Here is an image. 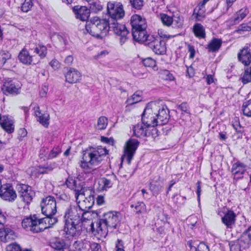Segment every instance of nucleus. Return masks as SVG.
I'll return each mask as SVG.
<instances>
[{
  "mask_svg": "<svg viewBox=\"0 0 251 251\" xmlns=\"http://www.w3.org/2000/svg\"><path fill=\"white\" fill-rule=\"evenodd\" d=\"M1 127L7 133H11L14 131L13 121L8 116H3L0 122Z\"/></svg>",
  "mask_w": 251,
  "mask_h": 251,
  "instance_id": "obj_26",
  "label": "nucleus"
},
{
  "mask_svg": "<svg viewBox=\"0 0 251 251\" xmlns=\"http://www.w3.org/2000/svg\"><path fill=\"white\" fill-rule=\"evenodd\" d=\"M178 109H180L182 111H183L186 113H189V108L188 104L186 102H183L178 106Z\"/></svg>",
  "mask_w": 251,
  "mask_h": 251,
  "instance_id": "obj_64",
  "label": "nucleus"
},
{
  "mask_svg": "<svg viewBox=\"0 0 251 251\" xmlns=\"http://www.w3.org/2000/svg\"><path fill=\"white\" fill-rule=\"evenodd\" d=\"M91 215L89 212H83L77 205H71L67 209L65 215V226L64 231L68 235L67 237H74L78 234L81 226L86 229L94 231V225L89 217Z\"/></svg>",
  "mask_w": 251,
  "mask_h": 251,
  "instance_id": "obj_1",
  "label": "nucleus"
},
{
  "mask_svg": "<svg viewBox=\"0 0 251 251\" xmlns=\"http://www.w3.org/2000/svg\"><path fill=\"white\" fill-rule=\"evenodd\" d=\"M33 0H24L21 6V10L24 12L29 11L33 6Z\"/></svg>",
  "mask_w": 251,
  "mask_h": 251,
  "instance_id": "obj_49",
  "label": "nucleus"
},
{
  "mask_svg": "<svg viewBox=\"0 0 251 251\" xmlns=\"http://www.w3.org/2000/svg\"><path fill=\"white\" fill-rule=\"evenodd\" d=\"M239 62L245 66H249L251 63V49L248 46H245L241 49L237 54Z\"/></svg>",
  "mask_w": 251,
  "mask_h": 251,
  "instance_id": "obj_17",
  "label": "nucleus"
},
{
  "mask_svg": "<svg viewBox=\"0 0 251 251\" xmlns=\"http://www.w3.org/2000/svg\"><path fill=\"white\" fill-rule=\"evenodd\" d=\"M108 153V151L101 147L86 151L83 154L80 167L86 173H91L98 168L97 166L104 160Z\"/></svg>",
  "mask_w": 251,
  "mask_h": 251,
  "instance_id": "obj_3",
  "label": "nucleus"
},
{
  "mask_svg": "<svg viewBox=\"0 0 251 251\" xmlns=\"http://www.w3.org/2000/svg\"><path fill=\"white\" fill-rule=\"evenodd\" d=\"M249 13V10L246 8L244 7L239 10L233 18V22L234 24H236L239 21L243 20Z\"/></svg>",
  "mask_w": 251,
  "mask_h": 251,
  "instance_id": "obj_37",
  "label": "nucleus"
},
{
  "mask_svg": "<svg viewBox=\"0 0 251 251\" xmlns=\"http://www.w3.org/2000/svg\"><path fill=\"white\" fill-rule=\"evenodd\" d=\"M133 134L137 138L147 136L148 131L141 124H137L133 127Z\"/></svg>",
  "mask_w": 251,
  "mask_h": 251,
  "instance_id": "obj_35",
  "label": "nucleus"
},
{
  "mask_svg": "<svg viewBox=\"0 0 251 251\" xmlns=\"http://www.w3.org/2000/svg\"><path fill=\"white\" fill-rule=\"evenodd\" d=\"M66 184L69 188L75 190V193L80 192V190L76 185V180L73 177H69L66 179Z\"/></svg>",
  "mask_w": 251,
  "mask_h": 251,
  "instance_id": "obj_40",
  "label": "nucleus"
},
{
  "mask_svg": "<svg viewBox=\"0 0 251 251\" xmlns=\"http://www.w3.org/2000/svg\"><path fill=\"white\" fill-rule=\"evenodd\" d=\"M130 24L133 39L139 42L145 40L146 36L148 35L146 30L147 25L145 19L139 15L135 14L131 17Z\"/></svg>",
  "mask_w": 251,
  "mask_h": 251,
  "instance_id": "obj_5",
  "label": "nucleus"
},
{
  "mask_svg": "<svg viewBox=\"0 0 251 251\" xmlns=\"http://www.w3.org/2000/svg\"><path fill=\"white\" fill-rule=\"evenodd\" d=\"M19 192L23 201L27 204L30 203L34 196L31 187L25 184H22L19 187Z\"/></svg>",
  "mask_w": 251,
  "mask_h": 251,
  "instance_id": "obj_18",
  "label": "nucleus"
},
{
  "mask_svg": "<svg viewBox=\"0 0 251 251\" xmlns=\"http://www.w3.org/2000/svg\"><path fill=\"white\" fill-rule=\"evenodd\" d=\"M195 251H209V247L204 242H201L197 247H195Z\"/></svg>",
  "mask_w": 251,
  "mask_h": 251,
  "instance_id": "obj_55",
  "label": "nucleus"
},
{
  "mask_svg": "<svg viewBox=\"0 0 251 251\" xmlns=\"http://www.w3.org/2000/svg\"><path fill=\"white\" fill-rule=\"evenodd\" d=\"M170 118L169 110L160 102L151 101L146 106L142 114V124L147 127L164 125Z\"/></svg>",
  "mask_w": 251,
  "mask_h": 251,
  "instance_id": "obj_2",
  "label": "nucleus"
},
{
  "mask_svg": "<svg viewBox=\"0 0 251 251\" xmlns=\"http://www.w3.org/2000/svg\"><path fill=\"white\" fill-rule=\"evenodd\" d=\"M236 216V214L233 211L228 210L222 218V222L227 228H232L235 223Z\"/></svg>",
  "mask_w": 251,
  "mask_h": 251,
  "instance_id": "obj_23",
  "label": "nucleus"
},
{
  "mask_svg": "<svg viewBox=\"0 0 251 251\" xmlns=\"http://www.w3.org/2000/svg\"><path fill=\"white\" fill-rule=\"evenodd\" d=\"M61 152V148L59 146L53 148L48 154L46 159H51L57 157Z\"/></svg>",
  "mask_w": 251,
  "mask_h": 251,
  "instance_id": "obj_48",
  "label": "nucleus"
},
{
  "mask_svg": "<svg viewBox=\"0 0 251 251\" xmlns=\"http://www.w3.org/2000/svg\"><path fill=\"white\" fill-rule=\"evenodd\" d=\"M162 188V185L159 183H151L150 184V189L154 196H157L160 192Z\"/></svg>",
  "mask_w": 251,
  "mask_h": 251,
  "instance_id": "obj_44",
  "label": "nucleus"
},
{
  "mask_svg": "<svg viewBox=\"0 0 251 251\" xmlns=\"http://www.w3.org/2000/svg\"><path fill=\"white\" fill-rule=\"evenodd\" d=\"M90 249L92 251H101V246L100 245L95 242H90Z\"/></svg>",
  "mask_w": 251,
  "mask_h": 251,
  "instance_id": "obj_61",
  "label": "nucleus"
},
{
  "mask_svg": "<svg viewBox=\"0 0 251 251\" xmlns=\"http://www.w3.org/2000/svg\"><path fill=\"white\" fill-rule=\"evenodd\" d=\"M238 241L243 249H247L250 247L251 245V226L244 231L238 239Z\"/></svg>",
  "mask_w": 251,
  "mask_h": 251,
  "instance_id": "obj_22",
  "label": "nucleus"
},
{
  "mask_svg": "<svg viewBox=\"0 0 251 251\" xmlns=\"http://www.w3.org/2000/svg\"><path fill=\"white\" fill-rule=\"evenodd\" d=\"M229 246L230 251H242L241 250L242 246L240 245L238 241L237 242L234 241L229 242Z\"/></svg>",
  "mask_w": 251,
  "mask_h": 251,
  "instance_id": "obj_54",
  "label": "nucleus"
},
{
  "mask_svg": "<svg viewBox=\"0 0 251 251\" xmlns=\"http://www.w3.org/2000/svg\"><path fill=\"white\" fill-rule=\"evenodd\" d=\"M50 246L54 250L60 251H64L65 250L67 249L64 240L59 238L53 239L50 242Z\"/></svg>",
  "mask_w": 251,
  "mask_h": 251,
  "instance_id": "obj_28",
  "label": "nucleus"
},
{
  "mask_svg": "<svg viewBox=\"0 0 251 251\" xmlns=\"http://www.w3.org/2000/svg\"><path fill=\"white\" fill-rule=\"evenodd\" d=\"M143 64L145 67L153 68L156 66V61L151 57H148L143 60Z\"/></svg>",
  "mask_w": 251,
  "mask_h": 251,
  "instance_id": "obj_52",
  "label": "nucleus"
},
{
  "mask_svg": "<svg viewBox=\"0 0 251 251\" xmlns=\"http://www.w3.org/2000/svg\"><path fill=\"white\" fill-rule=\"evenodd\" d=\"M40 205L42 213L45 216H53L56 212V202L53 196H48L43 198Z\"/></svg>",
  "mask_w": 251,
  "mask_h": 251,
  "instance_id": "obj_8",
  "label": "nucleus"
},
{
  "mask_svg": "<svg viewBox=\"0 0 251 251\" xmlns=\"http://www.w3.org/2000/svg\"><path fill=\"white\" fill-rule=\"evenodd\" d=\"M73 12L76 19L87 21L90 16V10L86 6L76 5L73 7Z\"/></svg>",
  "mask_w": 251,
  "mask_h": 251,
  "instance_id": "obj_20",
  "label": "nucleus"
},
{
  "mask_svg": "<svg viewBox=\"0 0 251 251\" xmlns=\"http://www.w3.org/2000/svg\"><path fill=\"white\" fill-rule=\"evenodd\" d=\"M107 9L109 16L114 21L120 19L125 15L123 5L120 3L115 4L113 3L108 2Z\"/></svg>",
  "mask_w": 251,
  "mask_h": 251,
  "instance_id": "obj_13",
  "label": "nucleus"
},
{
  "mask_svg": "<svg viewBox=\"0 0 251 251\" xmlns=\"http://www.w3.org/2000/svg\"><path fill=\"white\" fill-rule=\"evenodd\" d=\"M122 214L117 211H109L103 215L104 221L106 222L110 229H116L120 224Z\"/></svg>",
  "mask_w": 251,
  "mask_h": 251,
  "instance_id": "obj_10",
  "label": "nucleus"
},
{
  "mask_svg": "<svg viewBox=\"0 0 251 251\" xmlns=\"http://www.w3.org/2000/svg\"><path fill=\"white\" fill-rule=\"evenodd\" d=\"M142 97L140 92H136L130 98L127 99L126 103L128 105H132L141 101Z\"/></svg>",
  "mask_w": 251,
  "mask_h": 251,
  "instance_id": "obj_42",
  "label": "nucleus"
},
{
  "mask_svg": "<svg viewBox=\"0 0 251 251\" xmlns=\"http://www.w3.org/2000/svg\"><path fill=\"white\" fill-rule=\"evenodd\" d=\"M242 111L245 116L248 117H251V100H247L243 103Z\"/></svg>",
  "mask_w": 251,
  "mask_h": 251,
  "instance_id": "obj_41",
  "label": "nucleus"
},
{
  "mask_svg": "<svg viewBox=\"0 0 251 251\" xmlns=\"http://www.w3.org/2000/svg\"><path fill=\"white\" fill-rule=\"evenodd\" d=\"M110 28L113 29L115 34L118 36L120 44L121 46H123L128 41L129 38V33L125 25L120 24L116 21H114L110 24Z\"/></svg>",
  "mask_w": 251,
  "mask_h": 251,
  "instance_id": "obj_9",
  "label": "nucleus"
},
{
  "mask_svg": "<svg viewBox=\"0 0 251 251\" xmlns=\"http://www.w3.org/2000/svg\"><path fill=\"white\" fill-rule=\"evenodd\" d=\"M152 128L150 131H148V135L147 136H151L152 138H155L156 137L158 136V130L155 126H152Z\"/></svg>",
  "mask_w": 251,
  "mask_h": 251,
  "instance_id": "obj_62",
  "label": "nucleus"
},
{
  "mask_svg": "<svg viewBox=\"0 0 251 251\" xmlns=\"http://www.w3.org/2000/svg\"><path fill=\"white\" fill-rule=\"evenodd\" d=\"M222 41L220 39L213 38L207 45V48L211 52L218 51L221 48Z\"/></svg>",
  "mask_w": 251,
  "mask_h": 251,
  "instance_id": "obj_34",
  "label": "nucleus"
},
{
  "mask_svg": "<svg viewBox=\"0 0 251 251\" xmlns=\"http://www.w3.org/2000/svg\"><path fill=\"white\" fill-rule=\"evenodd\" d=\"M209 0H203L200 2L194 10V14L196 15V21H201L205 17V5Z\"/></svg>",
  "mask_w": 251,
  "mask_h": 251,
  "instance_id": "obj_24",
  "label": "nucleus"
},
{
  "mask_svg": "<svg viewBox=\"0 0 251 251\" xmlns=\"http://www.w3.org/2000/svg\"><path fill=\"white\" fill-rule=\"evenodd\" d=\"M183 23V20L182 18L180 17H175L173 18V22L171 25H172L174 28H180L182 27Z\"/></svg>",
  "mask_w": 251,
  "mask_h": 251,
  "instance_id": "obj_50",
  "label": "nucleus"
},
{
  "mask_svg": "<svg viewBox=\"0 0 251 251\" xmlns=\"http://www.w3.org/2000/svg\"><path fill=\"white\" fill-rule=\"evenodd\" d=\"M11 55L8 51H2L0 53V61L4 64L6 60L11 58Z\"/></svg>",
  "mask_w": 251,
  "mask_h": 251,
  "instance_id": "obj_56",
  "label": "nucleus"
},
{
  "mask_svg": "<svg viewBox=\"0 0 251 251\" xmlns=\"http://www.w3.org/2000/svg\"><path fill=\"white\" fill-rule=\"evenodd\" d=\"M34 50L35 53L38 55L41 58H45L47 54V48L43 45H38L37 48H36Z\"/></svg>",
  "mask_w": 251,
  "mask_h": 251,
  "instance_id": "obj_39",
  "label": "nucleus"
},
{
  "mask_svg": "<svg viewBox=\"0 0 251 251\" xmlns=\"http://www.w3.org/2000/svg\"><path fill=\"white\" fill-rule=\"evenodd\" d=\"M108 123V120L104 116L100 117L97 122V128L100 130H103L106 128Z\"/></svg>",
  "mask_w": 251,
  "mask_h": 251,
  "instance_id": "obj_45",
  "label": "nucleus"
},
{
  "mask_svg": "<svg viewBox=\"0 0 251 251\" xmlns=\"http://www.w3.org/2000/svg\"><path fill=\"white\" fill-rule=\"evenodd\" d=\"M44 166L45 168V171H46V173L48 174L52 171L54 169L57 168V164L55 162H53L50 164H46Z\"/></svg>",
  "mask_w": 251,
  "mask_h": 251,
  "instance_id": "obj_60",
  "label": "nucleus"
},
{
  "mask_svg": "<svg viewBox=\"0 0 251 251\" xmlns=\"http://www.w3.org/2000/svg\"><path fill=\"white\" fill-rule=\"evenodd\" d=\"M45 216L44 218L39 219L40 227H43V231L50 227L57 222V218L53 216Z\"/></svg>",
  "mask_w": 251,
  "mask_h": 251,
  "instance_id": "obj_25",
  "label": "nucleus"
},
{
  "mask_svg": "<svg viewBox=\"0 0 251 251\" xmlns=\"http://www.w3.org/2000/svg\"><path fill=\"white\" fill-rule=\"evenodd\" d=\"M129 3L132 8L137 10H140L144 4L143 0H129Z\"/></svg>",
  "mask_w": 251,
  "mask_h": 251,
  "instance_id": "obj_47",
  "label": "nucleus"
},
{
  "mask_svg": "<svg viewBox=\"0 0 251 251\" xmlns=\"http://www.w3.org/2000/svg\"><path fill=\"white\" fill-rule=\"evenodd\" d=\"M132 71L133 75L136 77L140 78L146 77L147 74L145 72L144 69L142 67L134 68Z\"/></svg>",
  "mask_w": 251,
  "mask_h": 251,
  "instance_id": "obj_46",
  "label": "nucleus"
},
{
  "mask_svg": "<svg viewBox=\"0 0 251 251\" xmlns=\"http://www.w3.org/2000/svg\"><path fill=\"white\" fill-rule=\"evenodd\" d=\"M46 171L44 166H39L32 169V173H35L37 176L41 174H47Z\"/></svg>",
  "mask_w": 251,
  "mask_h": 251,
  "instance_id": "obj_53",
  "label": "nucleus"
},
{
  "mask_svg": "<svg viewBox=\"0 0 251 251\" xmlns=\"http://www.w3.org/2000/svg\"><path fill=\"white\" fill-rule=\"evenodd\" d=\"M89 4L90 12L91 11L93 13H97L101 11L102 9V6L100 2L97 0H93L88 2Z\"/></svg>",
  "mask_w": 251,
  "mask_h": 251,
  "instance_id": "obj_38",
  "label": "nucleus"
},
{
  "mask_svg": "<svg viewBox=\"0 0 251 251\" xmlns=\"http://www.w3.org/2000/svg\"><path fill=\"white\" fill-rule=\"evenodd\" d=\"M22 226L26 230H30L33 232H39L43 231V227H40L39 219L35 216L27 217L22 221Z\"/></svg>",
  "mask_w": 251,
  "mask_h": 251,
  "instance_id": "obj_11",
  "label": "nucleus"
},
{
  "mask_svg": "<svg viewBox=\"0 0 251 251\" xmlns=\"http://www.w3.org/2000/svg\"><path fill=\"white\" fill-rule=\"evenodd\" d=\"M49 64L54 70H57L60 67V62L56 59L51 60Z\"/></svg>",
  "mask_w": 251,
  "mask_h": 251,
  "instance_id": "obj_59",
  "label": "nucleus"
},
{
  "mask_svg": "<svg viewBox=\"0 0 251 251\" xmlns=\"http://www.w3.org/2000/svg\"><path fill=\"white\" fill-rule=\"evenodd\" d=\"M139 144V141L136 139H129L126 142L124 148V157L126 159L128 164H130Z\"/></svg>",
  "mask_w": 251,
  "mask_h": 251,
  "instance_id": "obj_12",
  "label": "nucleus"
},
{
  "mask_svg": "<svg viewBox=\"0 0 251 251\" xmlns=\"http://www.w3.org/2000/svg\"><path fill=\"white\" fill-rule=\"evenodd\" d=\"M97 229L96 231L98 234L101 237H105L107 235L109 226L107 225L106 222L104 221L103 219L100 220L96 223Z\"/></svg>",
  "mask_w": 251,
  "mask_h": 251,
  "instance_id": "obj_27",
  "label": "nucleus"
},
{
  "mask_svg": "<svg viewBox=\"0 0 251 251\" xmlns=\"http://www.w3.org/2000/svg\"><path fill=\"white\" fill-rule=\"evenodd\" d=\"M241 80L244 84L251 81V67L245 69L243 76L241 77Z\"/></svg>",
  "mask_w": 251,
  "mask_h": 251,
  "instance_id": "obj_43",
  "label": "nucleus"
},
{
  "mask_svg": "<svg viewBox=\"0 0 251 251\" xmlns=\"http://www.w3.org/2000/svg\"><path fill=\"white\" fill-rule=\"evenodd\" d=\"M20 86L14 80H6L1 87V90L5 95H17L20 93Z\"/></svg>",
  "mask_w": 251,
  "mask_h": 251,
  "instance_id": "obj_16",
  "label": "nucleus"
},
{
  "mask_svg": "<svg viewBox=\"0 0 251 251\" xmlns=\"http://www.w3.org/2000/svg\"><path fill=\"white\" fill-rule=\"evenodd\" d=\"M160 19L162 23L167 26L171 25L173 22V18L165 14H161Z\"/></svg>",
  "mask_w": 251,
  "mask_h": 251,
  "instance_id": "obj_51",
  "label": "nucleus"
},
{
  "mask_svg": "<svg viewBox=\"0 0 251 251\" xmlns=\"http://www.w3.org/2000/svg\"><path fill=\"white\" fill-rule=\"evenodd\" d=\"M193 31L196 37L203 39L205 37V29L201 24H195L193 27Z\"/></svg>",
  "mask_w": 251,
  "mask_h": 251,
  "instance_id": "obj_33",
  "label": "nucleus"
},
{
  "mask_svg": "<svg viewBox=\"0 0 251 251\" xmlns=\"http://www.w3.org/2000/svg\"><path fill=\"white\" fill-rule=\"evenodd\" d=\"M0 197L5 201H12L17 198V195L12 185L6 183L0 187Z\"/></svg>",
  "mask_w": 251,
  "mask_h": 251,
  "instance_id": "obj_14",
  "label": "nucleus"
},
{
  "mask_svg": "<svg viewBox=\"0 0 251 251\" xmlns=\"http://www.w3.org/2000/svg\"><path fill=\"white\" fill-rule=\"evenodd\" d=\"M247 166L240 162L234 163L232 166L231 173L233 175H243L245 171Z\"/></svg>",
  "mask_w": 251,
  "mask_h": 251,
  "instance_id": "obj_32",
  "label": "nucleus"
},
{
  "mask_svg": "<svg viewBox=\"0 0 251 251\" xmlns=\"http://www.w3.org/2000/svg\"><path fill=\"white\" fill-rule=\"evenodd\" d=\"M85 28L87 32L92 36L99 39L105 36L110 29L109 22L105 19L94 17L89 22H87Z\"/></svg>",
  "mask_w": 251,
  "mask_h": 251,
  "instance_id": "obj_4",
  "label": "nucleus"
},
{
  "mask_svg": "<svg viewBox=\"0 0 251 251\" xmlns=\"http://www.w3.org/2000/svg\"><path fill=\"white\" fill-rule=\"evenodd\" d=\"M31 54L27 49L24 48L19 53V60L25 65L35 64L38 61L37 60H35V55Z\"/></svg>",
  "mask_w": 251,
  "mask_h": 251,
  "instance_id": "obj_19",
  "label": "nucleus"
},
{
  "mask_svg": "<svg viewBox=\"0 0 251 251\" xmlns=\"http://www.w3.org/2000/svg\"><path fill=\"white\" fill-rule=\"evenodd\" d=\"M99 190L100 191H106L113 185V182L109 179L102 177L99 180Z\"/></svg>",
  "mask_w": 251,
  "mask_h": 251,
  "instance_id": "obj_36",
  "label": "nucleus"
},
{
  "mask_svg": "<svg viewBox=\"0 0 251 251\" xmlns=\"http://www.w3.org/2000/svg\"><path fill=\"white\" fill-rule=\"evenodd\" d=\"M251 30V26H249L247 24H243L238 26V29L236 30V32L240 33L241 31H249Z\"/></svg>",
  "mask_w": 251,
  "mask_h": 251,
  "instance_id": "obj_58",
  "label": "nucleus"
},
{
  "mask_svg": "<svg viewBox=\"0 0 251 251\" xmlns=\"http://www.w3.org/2000/svg\"><path fill=\"white\" fill-rule=\"evenodd\" d=\"M5 222V217L0 214V238L1 241L6 242L8 240L14 239L15 237L14 231L7 226H4L3 224Z\"/></svg>",
  "mask_w": 251,
  "mask_h": 251,
  "instance_id": "obj_15",
  "label": "nucleus"
},
{
  "mask_svg": "<svg viewBox=\"0 0 251 251\" xmlns=\"http://www.w3.org/2000/svg\"><path fill=\"white\" fill-rule=\"evenodd\" d=\"M146 37L145 40L140 42H145V45L148 46L157 55L165 53L166 51L165 42L160 37H155L153 35L149 34Z\"/></svg>",
  "mask_w": 251,
  "mask_h": 251,
  "instance_id": "obj_6",
  "label": "nucleus"
},
{
  "mask_svg": "<svg viewBox=\"0 0 251 251\" xmlns=\"http://www.w3.org/2000/svg\"><path fill=\"white\" fill-rule=\"evenodd\" d=\"M66 81L69 83H75L79 82L81 78V73L76 69L70 68L65 75Z\"/></svg>",
  "mask_w": 251,
  "mask_h": 251,
  "instance_id": "obj_21",
  "label": "nucleus"
},
{
  "mask_svg": "<svg viewBox=\"0 0 251 251\" xmlns=\"http://www.w3.org/2000/svg\"><path fill=\"white\" fill-rule=\"evenodd\" d=\"M232 126L237 132H241V126H240L239 119H235V122L232 124Z\"/></svg>",
  "mask_w": 251,
  "mask_h": 251,
  "instance_id": "obj_63",
  "label": "nucleus"
},
{
  "mask_svg": "<svg viewBox=\"0 0 251 251\" xmlns=\"http://www.w3.org/2000/svg\"><path fill=\"white\" fill-rule=\"evenodd\" d=\"M6 251H21L22 249L19 245L17 243H12L6 247Z\"/></svg>",
  "mask_w": 251,
  "mask_h": 251,
  "instance_id": "obj_57",
  "label": "nucleus"
},
{
  "mask_svg": "<svg viewBox=\"0 0 251 251\" xmlns=\"http://www.w3.org/2000/svg\"><path fill=\"white\" fill-rule=\"evenodd\" d=\"M75 197L77 206L83 212H89V210L94 204V197L91 195L85 197L84 191L81 189L80 192L75 193Z\"/></svg>",
  "mask_w": 251,
  "mask_h": 251,
  "instance_id": "obj_7",
  "label": "nucleus"
},
{
  "mask_svg": "<svg viewBox=\"0 0 251 251\" xmlns=\"http://www.w3.org/2000/svg\"><path fill=\"white\" fill-rule=\"evenodd\" d=\"M36 117H38V121L40 122L44 127H47L49 125V120L50 119L49 114L48 113H41L40 110H36L35 112Z\"/></svg>",
  "mask_w": 251,
  "mask_h": 251,
  "instance_id": "obj_31",
  "label": "nucleus"
},
{
  "mask_svg": "<svg viewBox=\"0 0 251 251\" xmlns=\"http://www.w3.org/2000/svg\"><path fill=\"white\" fill-rule=\"evenodd\" d=\"M130 207L136 214H141L146 211V206L143 201H137L131 203Z\"/></svg>",
  "mask_w": 251,
  "mask_h": 251,
  "instance_id": "obj_29",
  "label": "nucleus"
},
{
  "mask_svg": "<svg viewBox=\"0 0 251 251\" xmlns=\"http://www.w3.org/2000/svg\"><path fill=\"white\" fill-rule=\"evenodd\" d=\"M73 247L76 251H87L90 249L89 241L84 240L75 241Z\"/></svg>",
  "mask_w": 251,
  "mask_h": 251,
  "instance_id": "obj_30",
  "label": "nucleus"
}]
</instances>
